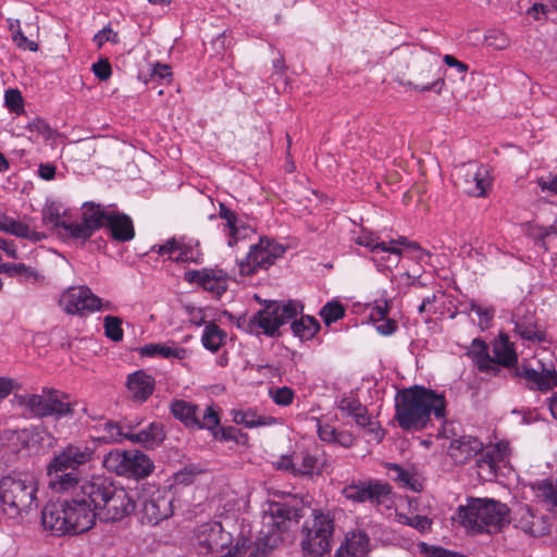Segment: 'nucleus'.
<instances>
[{"instance_id": "27", "label": "nucleus", "mask_w": 557, "mask_h": 557, "mask_svg": "<svg viewBox=\"0 0 557 557\" xmlns=\"http://www.w3.org/2000/svg\"><path fill=\"white\" fill-rule=\"evenodd\" d=\"M47 406V417L54 420L72 418L75 413L74 404L70 401V395L52 387L48 392Z\"/></svg>"}, {"instance_id": "15", "label": "nucleus", "mask_w": 557, "mask_h": 557, "mask_svg": "<svg viewBox=\"0 0 557 557\" xmlns=\"http://www.w3.org/2000/svg\"><path fill=\"white\" fill-rule=\"evenodd\" d=\"M306 506L302 500L293 499L285 503H273L270 505L269 513L265 517L268 524L278 532L286 531L292 522L298 523L305 516Z\"/></svg>"}, {"instance_id": "46", "label": "nucleus", "mask_w": 557, "mask_h": 557, "mask_svg": "<svg viewBox=\"0 0 557 557\" xmlns=\"http://www.w3.org/2000/svg\"><path fill=\"white\" fill-rule=\"evenodd\" d=\"M537 495L554 507H557V479L545 480L537 484Z\"/></svg>"}, {"instance_id": "28", "label": "nucleus", "mask_w": 557, "mask_h": 557, "mask_svg": "<svg viewBox=\"0 0 557 557\" xmlns=\"http://www.w3.org/2000/svg\"><path fill=\"white\" fill-rule=\"evenodd\" d=\"M483 450V444L476 437L460 436L450 442L448 447L449 456L456 461L463 463Z\"/></svg>"}, {"instance_id": "43", "label": "nucleus", "mask_w": 557, "mask_h": 557, "mask_svg": "<svg viewBox=\"0 0 557 557\" xmlns=\"http://www.w3.org/2000/svg\"><path fill=\"white\" fill-rule=\"evenodd\" d=\"M292 331L300 339H310L320 330L318 320L310 315H302L299 320L292 322Z\"/></svg>"}, {"instance_id": "33", "label": "nucleus", "mask_w": 557, "mask_h": 557, "mask_svg": "<svg viewBox=\"0 0 557 557\" xmlns=\"http://www.w3.org/2000/svg\"><path fill=\"white\" fill-rule=\"evenodd\" d=\"M47 475L49 478V487L57 493L74 492L79 490L78 473L74 471L53 470L47 467Z\"/></svg>"}, {"instance_id": "7", "label": "nucleus", "mask_w": 557, "mask_h": 557, "mask_svg": "<svg viewBox=\"0 0 557 557\" xmlns=\"http://www.w3.org/2000/svg\"><path fill=\"white\" fill-rule=\"evenodd\" d=\"M454 519L465 528L488 533L500 531L510 523L507 505L494 499H472L466 507L458 508Z\"/></svg>"}, {"instance_id": "61", "label": "nucleus", "mask_w": 557, "mask_h": 557, "mask_svg": "<svg viewBox=\"0 0 557 557\" xmlns=\"http://www.w3.org/2000/svg\"><path fill=\"white\" fill-rule=\"evenodd\" d=\"M318 434H319L320 440H322L324 442L334 443L335 438H336L337 431L334 426H332L330 424H323V425L320 424L318 428Z\"/></svg>"}, {"instance_id": "21", "label": "nucleus", "mask_w": 557, "mask_h": 557, "mask_svg": "<svg viewBox=\"0 0 557 557\" xmlns=\"http://www.w3.org/2000/svg\"><path fill=\"white\" fill-rule=\"evenodd\" d=\"M143 520L152 525L172 516V499L165 493L157 491L143 502Z\"/></svg>"}, {"instance_id": "23", "label": "nucleus", "mask_w": 557, "mask_h": 557, "mask_svg": "<svg viewBox=\"0 0 557 557\" xmlns=\"http://www.w3.org/2000/svg\"><path fill=\"white\" fill-rule=\"evenodd\" d=\"M371 552L370 539L364 531L347 532L345 541L336 550L335 557H368Z\"/></svg>"}, {"instance_id": "25", "label": "nucleus", "mask_w": 557, "mask_h": 557, "mask_svg": "<svg viewBox=\"0 0 557 557\" xmlns=\"http://www.w3.org/2000/svg\"><path fill=\"white\" fill-rule=\"evenodd\" d=\"M126 429L125 440L140 444L146 448L157 447L165 436L162 424L158 422H152L138 432H135L134 426L131 424H126Z\"/></svg>"}, {"instance_id": "55", "label": "nucleus", "mask_w": 557, "mask_h": 557, "mask_svg": "<svg viewBox=\"0 0 557 557\" xmlns=\"http://www.w3.org/2000/svg\"><path fill=\"white\" fill-rule=\"evenodd\" d=\"M400 522L410 525L421 532L429 531L431 529V520L425 516L416 515L413 517L401 516Z\"/></svg>"}, {"instance_id": "59", "label": "nucleus", "mask_w": 557, "mask_h": 557, "mask_svg": "<svg viewBox=\"0 0 557 557\" xmlns=\"http://www.w3.org/2000/svg\"><path fill=\"white\" fill-rule=\"evenodd\" d=\"M214 428L212 430L214 438L219 441H236L237 442V434L239 431L233 426L228 428H222L220 430H215Z\"/></svg>"}, {"instance_id": "14", "label": "nucleus", "mask_w": 557, "mask_h": 557, "mask_svg": "<svg viewBox=\"0 0 557 557\" xmlns=\"http://www.w3.org/2000/svg\"><path fill=\"white\" fill-rule=\"evenodd\" d=\"M487 172L474 162L456 166L453 177L455 184L467 195L473 197L485 196L490 182L486 180Z\"/></svg>"}, {"instance_id": "26", "label": "nucleus", "mask_w": 557, "mask_h": 557, "mask_svg": "<svg viewBox=\"0 0 557 557\" xmlns=\"http://www.w3.org/2000/svg\"><path fill=\"white\" fill-rule=\"evenodd\" d=\"M467 356L471 358L480 372L498 375L502 371L500 368L493 362V358L488 352L487 344L480 338H474L472 341L468 348Z\"/></svg>"}, {"instance_id": "50", "label": "nucleus", "mask_w": 557, "mask_h": 557, "mask_svg": "<svg viewBox=\"0 0 557 557\" xmlns=\"http://www.w3.org/2000/svg\"><path fill=\"white\" fill-rule=\"evenodd\" d=\"M5 107L14 113L20 114L23 111L24 101L20 90L9 89L4 95Z\"/></svg>"}, {"instance_id": "40", "label": "nucleus", "mask_w": 557, "mask_h": 557, "mask_svg": "<svg viewBox=\"0 0 557 557\" xmlns=\"http://www.w3.org/2000/svg\"><path fill=\"white\" fill-rule=\"evenodd\" d=\"M233 421L236 424H243L246 428H256L263 425H271L275 423V419L270 416L258 414L257 411L248 410H232Z\"/></svg>"}, {"instance_id": "29", "label": "nucleus", "mask_w": 557, "mask_h": 557, "mask_svg": "<svg viewBox=\"0 0 557 557\" xmlns=\"http://www.w3.org/2000/svg\"><path fill=\"white\" fill-rule=\"evenodd\" d=\"M354 240L357 245L367 247L373 255L388 252V259L393 263H399L401 259L403 251L400 248L387 246L386 242H380L379 236L372 232L362 231Z\"/></svg>"}, {"instance_id": "32", "label": "nucleus", "mask_w": 557, "mask_h": 557, "mask_svg": "<svg viewBox=\"0 0 557 557\" xmlns=\"http://www.w3.org/2000/svg\"><path fill=\"white\" fill-rule=\"evenodd\" d=\"M519 517L515 518V527L531 536H543L549 531L548 524L543 516L534 515L529 508H522Z\"/></svg>"}, {"instance_id": "57", "label": "nucleus", "mask_w": 557, "mask_h": 557, "mask_svg": "<svg viewBox=\"0 0 557 557\" xmlns=\"http://www.w3.org/2000/svg\"><path fill=\"white\" fill-rule=\"evenodd\" d=\"M95 44L100 48L107 41L117 42V34L112 30L110 27H104L100 32H98L94 37Z\"/></svg>"}, {"instance_id": "41", "label": "nucleus", "mask_w": 557, "mask_h": 557, "mask_svg": "<svg viewBox=\"0 0 557 557\" xmlns=\"http://www.w3.org/2000/svg\"><path fill=\"white\" fill-rule=\"evenodd\" d=\"M140 354L147 357L161 356L163 358L185 359L187 357V349L176 346H169L166 344H149L140 348Z\"/></svg>"}, {"instance_id": "4", "label": "nucleus", "mask_w": 557, "mask_h": 557, "mask_svg": "<svg viewBox=\"0 0 557 557\" xmlns=\"http://www.w3.org/2000/svg\"><path fill=\"white\" fill-rule=\"evenodd\" d=\"M106 226L111 238L119 243H126L135 237V228L132 219L117 211H109L103 206L86 202L82 211V225L75 226V235L83 242L89 239L92 234Z\"/></svg>"}, {"instance_id": "19", "label": "nucleus", "mask_w": 557, "mask_h": 557, "mask_svg": "<svg viewBox=\"0 0 557 557\" xmlns=\"http://www.w3.org/2000/svg\"><path fill=\"white\" fill-rule=\"evenodd\" d=\"M391 493V486L381 482L351 483L343 488V495L354 502H376L382 503Z\"/></svg>"}, {"instance_id": "3", "label": "nucleus", "mask_w": 557, "mask_h": 557, "mask_svg": "<svg viewBox=\"0 0 557 557\" xmlns=\"http://www.w3.org/2000/svg\"><path fill=\"white\" fill-rule=\"evenodd\" d=\"M83 495L89 496L100 521L115 522L134 512L136 504L132 495L108 476L94 475Z\"/></svg>"}, {"instance_id": "18", "label": "nucleus", "mask_w": 557, "mask_h": 557, "mask_svg": "<svg viewBox=\"0 0 557 557\" xmlns=\"http://www.w3.org/2000/svg\"><path fill=\"white\" fill-rule=\"evenodd\" d=\"M512 321L515 331L521 338L533 343L546 341V333L540 329L535 312L527 306L520 305L516 308Z\"/></svg>"}, {"instance_id": "9", "label": "nucleus", "mask_w": 557, "mask_h": 557, "mask_svg": "<svg viewBox=\"0 0 557 557\" xmlns=\"http://www.w3.org/2000/svg\"><path fill=\"white\" fill-rule=\"evenodd\" d=\"M334 518L329 512L313 510L312 518L301 528L300 546L302 552L313 557H323L332 547Z\"/></svg>"}, {"instance_id": "20", "label": "nucleus", "mask_w": 557, "mask_h": 557, "mask_svg": "<svg viewBox=\"0 0 557 557\" xmlns=\"http://www.w3.org/2000/svg\"><path fill=\"white\" fill-rule=\"evenodd\" d=\"M185 278L188 282L199 284L215 297H221L227 288V274L222 270H191L185 273Z\"/></svg>"}, {"instance_id": "56", "label": "nucleus", "mask_w": 557, "mask_h": 557, "mask_svg": "<svg viewBox=\"0 0 557 557\" xmlns=\"http://www.w3.org/2000/svg\"><path fill=\"white\" fill-rule=\"evenodd\" d=\"M388 470L393 472V479L395 481H398L404 486L411 485V480L413 479L412 475L405 471L401 467H399L396 463H389L387 466Z\"/></svg>"}, {"instance_id": "5", "label": "nucleus", "mask_w": 557, "mask_h": 557, "mask_svg": "<svg viewBox=\"0 0 557 557\" xmlns=\"http://www.w3.org/2000/svg\"><path fill=\"white\" fill-rule=\"evenodd\" d=\"M38 483L28 473H13L0 479V512L9 519L22 520L37 508Z\"/></svg>"}, {"instance_id": "51", "label": "nucleus", "mask_w": 557, "mask_h": 557, "mask_svg": "<svg viewBox=\"0 0 557 557\" xmlns=\"http://www.w3.org/2000/svg\"><path fill=\"white\" fill-rule=\"evenodd\" d=\"M470 310L474 311L480 320H479V326L482 330H486L491 326L492 319L494 317L495 310L493 308H484L480 305L475 304L474 301H471L469 304Z\"/></svg>"}, {"instance_id": "37", "label": "nucleus", "mask_w": 557, "mask_h": 557, "mask_svg": "<svg viewBox=\"0 0 557 557\" xmlns=\"http://www.w3.org/2000/svg\"><path fill=\"white\" fill-rule=\"evenodd\" d=\"M0 231L17 237L32 239L35 242L41 240L45 237L44 234L33 231L24 223L16 221L12 218H9L7 215L0 216Z\"/></svg>"}, {"instance_id": "54", "label": "nucleus", "mask_w": 557, "mask_h": 557, "mask_svg": "<svg viewBox=\"0 0 557 557\" xmlns=\"http://www.w3.org/2000/svg\"><path fill=\"white\" fill-rule=\"evenodd\" d=\"M171 260L176 262H198L199 252L191 247L180 244V248L175 256L170 257Z\"/></svg>"}, {"instance_id": "34", "label": "nucleus", "mask_w": 557, "mask_h": 557, "mask_svg": "<svg viewBox=\"0 0 557 557\" xmlns=\"http://www.w3.org/2000/svg\"><path fill=\"white\" fill-rule=\"evenodd\" d=\"M48 392L50 387H42L40 393H26L18 397V404L25 412L35 418H47Z\"/></svg>"}, {"instance_id": "30", "label": "nucleus", "mask_w": 557, "mask_h": 557, "mask_svg": "<svg viewBox=\"0 0 557 557\" xmlns=\"http://www.w3.org/2000/svg\"><path fill=\"white\" fill-rule=\"evenodd\" d=\"M154 379L143 370L129 374L127 379L131 397L139 403H144L150 397L154 391Z\"/></svg>"}, {"instance_id": "64", "label": "nucleus", "mask_w": 557, "mask_h": 557, "mask_svg": "<svg viewBox=\"0 0 557 557\" xmlns=\"http://www.w3.org/2000/svg\"><path fill=\"white\" fill-rule=\"evenodd\" d=\"M382 323L376 324V331L384 336L393 334L397 330V323L393 319L381 320Z\"/></svg>"}, {"instance_id": "24", "label": "nucleus", "mask_w": 557, "mask_h": 557, "mask_svg": "<svg viewBox=\"0 0 557 557\" xmlns=\"http://www.w3.org/2000/svg\"><path fill=\"white\" fill-rule=\"evenodd\" d=\"M275 540L271 536L258 539L253 543H249L246 539L236 542L234 549H228L225 555L220 557H242L244 552L248 550V557H265L274 547Z\"/></svg>"}, {"instance_id": "44", "label": "nucleus", "mask_w": 557, "mask_h": 557, "mask_svg": "<svg viewBox=\"0 0 557 557\" xmlns=\"http://www.w3.org/2000/svg\"><path fill=\"white\" fill-rule=\"evenodd\" d=\"M226 334L215 323H209L206 325L202 334L201 342L203 346L211 350L218 351L224 343Z\"/></svg>"}, {"instance_id": "8", "label": "nucleus", "mask_w": 557, "mask_h": 557, "mask_svg": "<svg viewBox=\"0 0 557 557\" xmlns=\"http://www.w3.org/2000/svg\"><path fill=\"white\" fill-rule=\"evenodd\" d=\"M297 313L298 305L293 300L270 301L251 317H240L238 326L248 333L258 334L261 330L268 336H277L280 326L295 319Z\"/></svg>"}, {"instance_id": "2", "label": "nucleus", "mask_w": 557, "mask_h": 557, "mask_svg": "<svg viewBox=\"0 0 557 557\" xmlns=\"http://www.w3.org/2000/svg\"><path fill=\"white\" fill-rule=\"evenodd\" d=\"M396 414L399 426L407 431L426 428L431 413L445 418L446 401L443 395L422 386H412L396 395Z\"/></svg>"}, {"instance_id": "38", "label": "nucleus", "mask_w": 557, "mask_h": 557, "mask_svg": "<svg viewBox=\"0 0 557 557\" xmlns=\"http://www.w3.org/2000/svg\"><path fill=\"white\" fill-rule=\"evenodd\" d=\"M129 471L126 473V478L141 479L148 476L154 466L152 460L139 450H131Z\"/></svg>"}, {"instance_id": "47", "label": "nucleus", "mask_w": 557, "mask_h": 557, "mask_svg": "<svg viewBox=\"0 0 557 557\" xmlns=\"http://www.w3.org/2000/svg\"><path fill=\"white\" fill-rule=\"evenodd\" d=\"M344 314L345 309L337 301L327 302L320 311V315L326 325H330L331 323L342 319Z\"/></svg>"}, {"instance_id": "58", "label": "nucleus", "mask_w": 557, "mask_h": 557, "mask_svg": "<svg viewBox=\"0 0 557 557\" xmlns=\"http://www.w3.org/2000/svg\"><path fill=\"white\" fill-rule=\"evenodd\" d=\"M94 74L101 81H107L111 74L112 69L108 60L101 59L92 65Z\"/></svg>"}, {"instance_id": "17", "label": "nucleus", "mask_w": 557, "mask_h": 557, "mask_svg": "<svg viewBox=\"0 0 557 557\" xmlns=\"http://www.w3.org/2000/svg\"><path fill=\"white\" fill-rule=\"evenodd\" d=\"M197 541L199 547L207 553H222L228 548L233 539L230 532L224 531L220 522H210L199 527Z\"/></svg>"}, {"instance_id": "53", "label": "nucleus", "mask_w": 557, "mask_h": 557, "mask_svg": "<svg viewBox=\"0 0 557 557\" xmlns=\"http://www.w3.org/2000/svg\"><path fill=\"white\" fill-rule=\"evenodd\" d=\"M220 216L226 221V226L228 228L230 236L233 237V239L228 240V245L233 246L234 243H236V238H235L236 226H235V224L237 221V216L231 209L225 207L223 203H221V206H220Z\"/></svg>"}, {"instance_id": "42", "label": "nucleus", "mask_w": 557, "mask_h": 557, "mask_svg": "<svg viewBox=\"0 0 557 557\" xmlns=\"http://www.w3.org/2000/svg\"><path fill=\"white\" fill-rule=\"evenodd\" d=\"M321 472L320 460L307 450L296 454V475H312Z\"/></svg>"}, {"instance_id": "63", "label": "nucleus", "mask_w": 557, "mask_h": 557, "mask_svg": "<svg viewBox=\"0 0 557 557\" xmlns=\"http://www.w3.org/2000/svg\"><path fill=\"white\" fill-rule=\"evenodd\" d=\"M13 38L20 48L27 49L29 51H37L38 49V45L33 40H28L22 32H17Z\"/></svg>"}, {"instance_id": "36", "label": "nucleus", "mask_w": 557, "mask_h": 557, "mask_svg": "<svg viewBox=\"0 0 557 557\" xmlns=\"http://www.w3.org/2000/svg\"><path fill=\"white\" fill-rule=\"evenodd\" d=\"M338 408L343 413L352 417L356 424L359 426L364 428L372 425L371 417L368 413L367 407H364L357 398L352 396L342 398L338 404Z\"/></svg>"}, {"instance_id": "52", "label": "nucleus", "mask_w": 557, "mask_h": 557, "mask_svg": "<svg viewBox=\"0 0 557 557\" xmlns=\"http://www.w3.org/2000/svg\"><path fill=\"white\" fill-rule=\"evenodd\" d=\"M419 547L421 553L429 557H467L463 554L448 550L440 546H431L423 542L419 544Z\"/></svg>"}, {"instance_id": "11", "label": "nucleus", "mask_w": 557, "mask_h": 557, "mask_svg": "<svg viewBox=\"0 0 557 557\" xmlns=\"http://www.w3.org/2000/svg\"><path fill=\"white\" fill-rule=\"evenodd\" d=\"M170 409L171 413L186 426L212 431L220 424L219 411L213 405L201 409L191 403L177 399L171 404Z\"/></svg>"}, {"instance_id": "35", "label": "nucleus", "mask_w": 557, "mask_h": 557, "mask_svg": "<svg viewBox=\"0 0 557 557\" xmlns=\"http://www.w3.org/2000/svg\"><path fill=\"white\" fill-rule=\"evenodd\" d=\"M126 424L101 418L92 426V430L98 434V440L101 442L122 443L126 436Z\"/></svg>"}, {"instance_id": "45", "label": "nucleus", "mask_w": 557, "mask_h": 557, "mask_svg": "<svg viewBox=\"0 0 557 557\" xmlns=\"http://www.w3.org/2000/svg\"><path fill=\"white\" fill-rule=\"evenodd\" d=\"M104 334L113 342H120L123 338L122 319L114 315H107L103 319Z\"/></svg>"}, {"instance_id": "39", "label": "nucleus", "mask_w": 557, "mask_h": 557, "mask_svg": "<svg viewBox=\"0 0 557 557\" xmlns=\"http://www.w3.org/2000/svg\"><path fill=\"white\" fill-rule=\"evenodd\" d=\"M131 450L114 449L108 453L103 458V467L112 473L117 475L126 476L128 473Z\"/></svg>"}, {"instance_id": "62", "label": "nucleus", "mask_w": 557, "mask_h": 557, "mask_svg": "<svg viewBox=\"0 0 557 557\" xmlns=\"http://www.w3.org/2000/svg\"><path fill=\"white\" fill-rule=\"evenodd\" d=\"M388 314V305L386 300H383L381 304H376V306L372 309L370 313V318L373 321H381L386 319Z\"/></svg>"}, {"instance_id": "1", "label": "nucleus", "mask_w": 557, "mask_h": 557, "mask_svg": "<svg viewBox=\"0 0 557 557\" xmlns=\"http://www.w3.org/2000/svg\"><path fill=\"white\" fill-rule=\"evenodd\" d=\"M493 362L500 368H510L512 376L522 381L531 391L547 393L557 387V369L552 356L536 358L533 362L516 364L518 356L508 336L500 334L493 343Z\"/></svg>"}, {"instance_id": "49", "label": "nucleus", "mask_w": 557, "mask_h": 557, "mask_svg": "<svg viewBox=\"0 0 557 557\" xmlns=\"http://www.w3.org/2000/svg\"><path fill=\"white\" fill-rule=\"evenodd\" d=\"M269 395L278 406H288L293 403L294 399V392L287 386L270 388Z\"/></svg>"}, {"instance_id": "13", "label": "nucleus", "mask_w": 557, "mask_h": 557, "mask_svg": "<svg viewBox=\"0 0 557 557\" xmlns=\"http://www.w3.org/2000/svg\"><path fill=\"white\" fill-rule=\"evenodd\" d=\"M60 305L69 314H85L97 310H111L110 301H103L87 286L67 288L60 297Z\"/></svg>"}, {"instance_id": "48", "label": "nucleus", "mask_w": 557, "mask_h": 557, "mask_svg": "<svg viewBox=\"0 0 557 557\" xmlns=\"http://www.w3.org/2000/svg\"><path fill=\"white\" fill-rule=\"evenodd\" d=\"M27 128L32 133L41 135L45 140H52L58 135L57 131L41 119H35L28 123Z\"/></svg>"}, {"instance_id": "22", "label": "nucleus", "mask_w": 557, "mask_h": 557, "mask_svg": "<svg viewBox=\"0 0 557 557\" xmlns=\"http://www.w3.org/2000/svg\"><path fill=\"white\" fill-rule=\"evenodd\" d=\"M63 500L48 503L41 511V523L46 530L58 535L69 534L70 527Z\"/></svg>"}, {"instance_id": "60", "label": "nucleus", "mask_w": 557, "mask_h": 557, "mask_svg": "<svg viewBox=\"0 0 557 557\" xmlns=\"http://www.w3.org/2000/svg\"><path fill=\"white\" fill-rule=\"evenodd\" d=\"M537 185L541 187L542 191H548L553 195H557V176L556 175H548L546 177L539 178Z\"/></svg>"}, {"instance_id": "31", "label": "nucleus", "mask_w": 557, "mask_h": 557, "mask_svg": "<svg viewBox=\"0 0 557 557\" xmlns=\"http://www.w3.org/2000/svg\"><path fill=\"white\" fill-rule=\"evenodd\" d=\"M63 213L64 212L62 211V207L60 203H58V202L47 203L45 206V208L42 209V223L46 226H49L50 228L61 227L64 231L66 236L74 238V239H79L75 235L74 228H75V226H81L82 221L76 222V223L65 222L62 220Z\"/></svg>"}, {"instance_id": "10", "label": "nucleus", "mask_w": 557, "mask_h": 557, "mask_svg": "<svg viewBox=\"0 0 557 557\" xmlns=\"http://www.w3.org/2000/svg\"><path fill=\"white\" fill-rule=\"evenodd\" d=\"M87 486L88 480L79 484V490L75 491L70 499H63L70 533L79 534L88 531L98 518L89 496L83 495Z\"/></svg>"}, {"instance_id": "6", "label": "nucleus", "mask_w": 557, "mask_h": 557, "mask_svg": "<svg viewBox=\"0 0 557 557\" xmlns=\"http://www.w3.org/2000/svg\"><path fill=\"white\" fill-rule=\"evenodd\" d=\"M406 70L399 82L419 91L434 90L440 94L444 86L438 57L422 47L411 49L405 60Z\"/></svg>"}, {"instance_id": "12", "label": "nucleus", "mask_w": 557, "mask_h": 557, "mask_svg": "<svg viewBox=\"0 0 557 557\" xmlns=\"http://www.w3.org/2000/svg\"><path fill=\"white\" fill-rule=\"evenodd\" d=\"M285 248L269 238H260L259 243L250 247L247 256L238 262L242 275H252L259 269H268L282 257Z\"/></svg>"}, {"instance_id": "16", "label": "nucleus", "mask_w": 557, "mask_h": 557, "mask_svg": "<svg viewBox=\"0 0 557 557\" xmlns=\"http://www.w3.org/2000/svg\"><path fill=\"white\" fill-rule=\"evenodd\" d=\"M94 450L87 445L69 444L63 450L55 455L47 467L53 470H65L77 472V469L91 460Z\"/></svg>"}]
</instances>
